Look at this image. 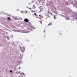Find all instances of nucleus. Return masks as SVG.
Masks as SVG:
<instances>
[{"label":"nucleus","mask_w":77,"mask_h":77,"mask_svg":"<svg viewBox=\"0 0 77 77\" xmlns=\"http://www.w3.org/2000/svg\"><path fill=\"white\" fill-rule=\"evenodd\" d=\"M52 23H49V24L48 25V26H50L51 25Z\"/></svg>","instance_id":"nucleus-7"},{"label":"nucleus","mask_w":77,"mask_h":77,"mask_svg":"<svg viewBox=\"0 0 77 77\" xmlns=\"http://www.w3.org/2000/svg\"><path fill=\"white\" fill-rule=\"evenodd\" d=\"M74 19H77V14H75L74 16L73 17Z\"/></svg>","instance_id":"nucleus-4"},{"label":"nucleus","mask_w":77,"mask_h":77,"mask_svg":"<svg viewBox=\"0 0 77 77\" xmlns=\"http://www.w3.org/2000/svg\"><path fill=\"white\" fill-rule=\"evenodd\" d=\"M39 9H41V8H40Z\"/></svg>","instance_id":"nucleus-22"},{"label":"nucleus","mask_w":77,"mask_h":77,"mask_svg":"<svg viewBox=\"0 0 77 77\" xmlns=\"http://www.w3.org/2000/svg\"><path fill=\"white\" fill-rule=\"evenodd\" d=\"M28 23L29 24H31V23L30 22H29Z\"/></svg>","instance_id":"nucleus-17"},{"label":"nucleus","mask_w":77,"mask_h":77,"mask_svg":"<svg viewBox=\"0 0 77 77\" xmlns=\"http://www.w3.org/2000/svg\"><path fill=\"white\" fill-rule=\"evenodd\" d=\"M54 14H57V13H56L54 12Z\"/></svg>","instance_id":"nucleus-18"},{"label":"nucleus","mask_w":77,"mask_h":77,"mask_svg":"<svg viewBox=\"0 0 77 77\" xmlns=\"http://www.w3.org/2000/svg\"><path fill=\"white\" fill-rule=\"evenodd\" d=\"M7 39H10V38H9V37H7Z\"/></svg>","instance_id":"nucleus-11"},{"label":"nucleus","mask_w":77,"mask_h":77,"mask_svg":"<svg viewBox=\"0 0 77 77\" xmlns=\"http://www.w3.org/2000/svg\"><path fill=\"white\" fill-rule=\"evenodd\" d=\"M31 11L32 12H34V11Z\"/></svg>","instance_id":"nucleus-19"},{"label":"nucleus","mask_w":77,"mask_h":77,"mask_svg":"<svg viewBox=\"0 0 77 77\" xmlns=\"http://www.w3.org/2000/svg\"><path fill=\"white\" fill-rule=\"evenodd\" d=\"M37 18L40 19V20L42 21H43V20L42 19H41L43 18V17L42 16V15H41V14H39L37 16V17H36Z\"/></svg>","instance_id":"nucleus-1"},{"label":"nucleus","mask_w":77,"mask_h":77,"mask_svg":"<svg viewBox=\"0 0 77 77\" xmlns=\"http://www.w3.org/2000/svg\"><path fill=\"white\" fill-rule=\"evenodd\" d=\"M38 0V1H39V2H41V0Z\"/></svg>","instance_id":"nucleus-16"},{"label":"nucleus","mask_w":77,"mask_h":77,"mask_svg":"<svg viewBox=\"0 0 77 77\" xmlns=\"http://www.w3.org/2000/svg\"><path fill=\"white\" fill-rule=\"evenodd\" d=\"M73 6L74 7H75V8H77V4H76L75 5H73Z\"/></svg>","instance_id":"nucleus-6"},{"label":"nucleus","mask_w":77,"mask_h":77,"mask_svg":"<svg viewBox=\"0 0 77 77\" xmlns=\"http://www.w3.org/2000/svg\"><path fill=\"white\" fill-rule=\"evenodd\" d=\"M25 49H26V48L25 47H23V48L21 49V50L22 53H24V51H25Z\"/></svg>","instance_id":"nucleus-2"},{"label":"nucleus","mask_w":77,"mask_h":77,"mask_svg":"<svg viewBox=\"0 0 77 77\" xmlns=\"http://www.w3.org/2000/svg\"><path fill=\"white\" fill-rule=\"evenodd\" d=\"M54 19H55V20H56V15H54Z\"/></svg>","instance_id":"nucleus-10"},{"label":"nucleus","mask_w":77,"mask_h":77,"mask_svg":"<svg viewBox=\"0 0 77 77\" xmlns=\"http://www.w3.org/2000/svg\"><path fill=\"white\" fill-rule=\"evenodd\" d=\"M66 19L67 20H69V17H66Z\"/></svg>","instance_id":"nucleus-8"},{"label":"nucleus","mask_w":77,"mask_h":77,"mask_svg":"<svg viewBox=\"0 0 77 77\" xmlns=\"http://www.w3.org/2000/svg\"><path fill=\"white\" fill-rule=\"evenodd\" d=\"M19 69H20V67H19Z\"/></svg>","instance_id":"nucleus-21"},{"label":"nucleus","mask_w":77,"mask_h":77,"mask_svg":"<svg viewBox=\"0 0 77 77\" xmlns=\"http://www.w3.org/2000/svg\"><path fill=\"white\" fill-rule=\"evenodd\" d=\"M39 22L40 23H41V24H42V22L41 21H39Z\"/></svg>","instance_id":"nucleus-15"},{"label":"nucleus","mask_w":77,"mask_h":77,"mask_svg":"<svg viewBox=\"0 0 77 77\" xmlns=\"http://www.w3.org/2000/svg\"><path fill=\"white\" fill-rule=\"evenodd\" d=\"M27 8H28V9H30L31 10V9H32V8H29V7H27Z\"/></svg>","instance_id":"nucleus-12"},{"label":"nucleus","mask_w":77,"mask_h":77,"mask_svg":"<svg viewBox=\"0 0 77 77\" xmlns=\"http://www.w3.org/2000/svg\"><path fill=\"white\" fill-rule=\"evenodd\" d=\"M24 21L26 23H29V20L27 18H25L24 20Z\"/></svg>","instance_id":"nucleus-3"},{"label":"nucleus","mask_w":77,"mask_h":77,"mask_svg":"<svg viewBox=\"0 0 77 77\" xmlns=\"http://www.w3.org/2000/svg\"><path fill=\"white\" fill-rule=\"evenodd\" d=\"M16 68H14V69H15V70H16Z\"/></svg>","instance_id":"nucleus-20"},{"label":"nucleus","mask_w":77,"mask_h":77,"mask_svg":"<svg viewBox=\"0 0 77 77\" xmlns=\"http://www.w3.org/2000/svg\"><path fill=\"white\" fill-rule=\"evenodd\" d=\"M36 8V7L35 5H33V6L32 7V9H35Z\"/></svg>","instance_id":"nucleus-5"},{"label":"nucleus","mask_w":77,"mask_h":77,"mask_svg":"<svg viewBox=\"0 0 77 77\" xmlns=\"http://www.w3.org/2000/svg\"><path fill=\"white\" fill-rule=\"evenodd\" d=\"M10 72H12V70H10Z\"/></svg>","instance_id":"nucleus-13"},{"label":"nucleus","mask_w":77,"mask_h":77,"mask_svg":"<svg viewBox=\"0 0 77 77\" xmlns=\"http://www.w3.org/2000/svg\"><path fill=\"white\" fill-rule=\"evenodd\" d=\"M34 15H35V16H36V13H34Z\"/></svg>","instance_id":"nucleus-14"},{"label":"nucleus","mask_w":77,"mask_h":77,"mask_svg":"<svg viewBox=\"0 0 77 77\" xmlns=\"http://www.w3.org/2000/svg\"><path fill=\"white\" fill-rule=\"evenodd\" d=\"M8 19L9 20H11V19L9 17H8Z\"/></svg>","instance_id":"nucleus-9"}]
</instances>
